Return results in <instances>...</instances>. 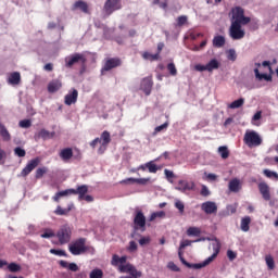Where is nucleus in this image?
I'll return each instance as SVG.
<instances>
[{
    "mask_svg": "<svg viewBox=\"0 0 278 278\" xmlns=\"http://www.w3.org/2000/svg\"><path fill=\"white\" fill-rule=\"evenodd\" d=\"M251 17L244 16V9L236 7L232 9L231 25L229 28V36L232 40H242L247 33L242 29V25H249Z\"/></svg>",
    "mask_w": 278,
    "mask_h": 278,
    "instance_id": "f257e3e1",
    "label": "nucleus"
},
{
    "mask_svg": "<svg viewBox=\"0 0 278 278\" xmlns=\"http://www.w3.org/2000/svg\"><path fill=\"white\" fill-rule=\"evenodd\" d=\"M191 244H192V241L184 240L180 242V245H179L178 257H179L181 264H184V266H187V268H193L194 270L205 268V266H210V264H212V262H214L215 257H218V253H220V243L217 242L215 245H213L214 253L211 256H208L202 263L192 264V263H189L188 261H186V258L184 257V252H181L182 249H186V247H190Z\"/></svg>",
    "mask_w": 278,
    "mask_h": 278,
    "instance_id": "f03ea898",
    "label": "nucleus"
},
{
    "mask_svg": "<svg viewBox=\"0 0 278 278\" xmlns=\"http://www.w3.org/2000/svg\"><path fill=\"white\" fill-rule=\"evenodd\" d=\"M243 142L249 147V149H253L255 147H261L263 140L257 131L250 130L244 134Z\"/></svg>",
    "mask_w": 278,
    "mask_h": 278,
    "instance_id": "7ed1b4c3",
    "label": "nucleus"
},
{
    "mask_svg": "<svg viewBox=\"0 0 278 278\" xmlns=\"http://www.w3.org/2000/svg\"><path fill=\"white\" fill-rule=\"evenodd\" d=\"M68 251L72 255H81L83 253H86V251H88V248L86 247V238H79L73 241L68 245Z\"/></svg>",
    "mask_w": 278,
    "mask_h": 278,
    "instance_id": "20e7f679",
    "label": "nucleus"
},
{
    "mask_svg": "<svg viewBox=\"0 0 278 278\" xmlns=\"http://www.w3.org/2000/svg\"><path fill=\"white\" fill-rule=\"evenodd\" d=\"M71 236H73V230L68 225L62 226L56 232L60 244H68V242H71Z\"/></svg>",
    "mask_w": 278,
    "mask_h": 278,
    "instance_id": "39448f33",
    "label": "nucleus"
},
{
    "mask_svg": "<svg viewBox=\"0 0 278 278\" xmlns=\"http://www.w3.org/2000/svg\"><path fill=\"white\" fill-rule=\"evenodd\" d=\"M123 61L119 58H109L105 59L104 65L101 68V74L108 73L112 71L113 68H118V66H122Z\"/></svg>",
    "mask_w": 278,
    "mask_h": 278,
    "instance_id": "423d86ee",
    "label": "nucleus"
},
{
    "mask_svg": "<svg viewBox=\"0 0 278 278\" xmlns=\"http://www.w3.org/2000/svg\"><path fill=\"white\" fill-rule=\"evenodd\" d=\"M123 4L121 3V0H106L104 3V12L110 16L111 14H114L116 10H122Z\"/></svg>",
    "mask_w": 278,
    "mask_h": 278,
    "instance_id": "0eeeda50",
    "label": "nucleus"
},
{
    "mask_svg": "<svg viewBox=\"0 0 278 278\" xmlns=\"http://www.w3.org/2000/svg\"><path fill=\"white\" fill-rule=\"evenodd\" d=\"M134 225L136 230L141 229V231H144L147 227V217L144 216V213H142V211L136 212Z\"/></svg>",
    "mask_w": 278,
    "mask_h": 278,
    "instance_id": "6e6552de",
    "label": "nucleus"
},
{
    "mask_svg": "<svg viewBox=\"0 0 278 278\" xmlns=\"http://www.w3.org/2000/svg\"><path fill=\"white\" fill-rule=\"evenodd\" d=\"M40 164V157L30 160L21 172V177H27L34 169L38 168Z\"/></svg>",
    "mask_w": 278,
    "mask_h": 278,
    "instance_id": "1a4fd4ad",
    "label": "nucleus"
},
{
    "mask_svg": "<svg viewBox=\"0 0 278 278\" xmlns=\"http://www.w3.org/2000/svg\"><path fill=\"white\" fill-rule=\"evenodd\" d=\"M78 62H86V58H84V54L75 53L65 58L66 68H73V66H75V64H77Z\"/></svg>",
    "mask_w": 278,
    "mask_h": 278,
    "instance_id": "9d476101",
    "label": "nucleus"
},
{
    "mask_svg": "<svg viewBox=\"0 0 278 278\" xmlns=\"http://www.w3.org/2000/svg\"><path fill=\"white\" fill-rule=\"evenodd\" d=\"M201 210L204 214H216L218 212V206L215 202L206 201L201 204Z\"/></svg>",
    "mask_w": 278,
    "mask_h": 278,
    "instance_id": "9b49d317",
    "label": "nucleus"
},
{
    "mask_svg": "<svg viewBox=\"0 0 278 278\" xmlns=\"http://www.w3.org/2000/svg\"><path fill=\"white\" fill-rule=\"evenodd\" d=\"M140 89L144 92L146 97H149V94H151V90H153V78L152 77L143 78L141 80Z\"/></svg>",
    "mask_w": 278,
    "mask_h": 278,
    "instance_id": "f8f14e48",
    "label": "nucleus"
},
{
    "mask_svg": "<svg viewBox=\"0 0 278 278\" xmlns=\"http://www.w3.org/2000/svg\"><path fill=\"white\" fill-rule=\"evenodd\" d=\"M78 97H79V91H77V89H72V91H70L64 98L65 105H73L77 103Z\"/></svg>",
    "mask_w": 278,
    "mask_h": 278,
    "instance_id": "ddd939ff",
    "label": "nucleus"
},
{
    "mask_svg": "<svg viewBox=\"0 0 278 278\" xmlns=\"http://www.w3.org/2000/svg\"><path fill=\"white\" fill-rule=\"evenodd\" d=\"M100 149H99V153H103V151H101V149H108V144H110L112 142V137L110 135V131L104 130L101 136H100Z\"/></svg>",
    "mask_w": 278,
    "mask_h": 278,
    "instance_id": "4468645a",
    "label": "nucleus"
},
{
    "mask_svg": "<svg viewBox=\"0 0 278 278\" xmlns=\"http://www.w3.org/2000/svg\"><path fill=\"white\" fill-rule=\"evenodd\" d=\"M258 192L262 194L264 201H270V187L268 184L262 181L258 184Z\"/></svg>",
    "mask_w": 278,
    "mask_h": 278,
    "instance_id": "2eb2a0df",
    "label": "nucleus"
},
{
    "mask_svg": "<svg viewBox=\"0 0 278 278\" xmlns=\"http://www.w3.org/2000/svg\"><path fill=\"white\" fill-rule=\"evenodd\" d=\"M62 162H71L73 160V148H64L59 152Z\"/></svg>",
    "mask_w": 278,
    "mask_h": 278,
    "instance_id": "dca6fc26",
    "label": "nucleus"
},
{
    "mask_svg": "<svg viewBox=\"0 0 278 278\" xmlns=\"http://www.w3.org/2000/svg\"><path fill=\"white\" fill-rule=\"evenodd\" d=\"M72 194H78L79 201H84V197L88 194V185L78 186L77 189H72Z\"/></svg>",
    "mask_w": 278,
    "mask_h": 278,
    "instance_id": "f3484780",
    "label": "nucleus"
},
{
    "mask_svg": "<svg viewBox=\"0 0 278 278\" xmlns=\"http://www.w3.org/2000/svg\"><path fill=\"white\" fill-rule=\"evenodd\" d=\"M150 180V178H126L119 184H139V186H147V182Z\"/></svg>",
    "mask_w": 278,
    "mask_h": 278,
    "instance_id": "a211bd4d",
    "label": "nucleus"
},
{
    "mask_svg": "<svg viewBox=\"0 0 278 278\" xmlns=\"http://www.w3.org/2000/svg\"><path fill=\"white\" fill-rule=\"evenodd\" d=\"M62 88V80L53 79L48 84V92L53 94V92H58Z\"/></svg>",
    "mask_w": 278,
    "mask_h": 278,
    "instance_id": "6ab92c4d",
    "label": "nucleus"
},
{
    "mask_svg": "<svg viewBox=\"0 0 278 278\" xmlns=\"http://www.w3.org/2000/svg\"><path fill=\"white\" fill-rule=\"evenodd\" d=\"M177 190H180L181 192H186V190H194L195 185L194 181H186V180H179Z\"/></svg>",
    "mask_w": 278,
    "mask_h": 278,
    "instance_id": "aec40b11",
    "label": "nucleus"
},
{
    "mask_svg": "<svg viewBox=\"0 0 278 278\" xmlns=\"http://www.w3.org/2000/svg\"><path fill=\"white\" fill-rule=\"evenodd\" d=\"M228 188L230 192H240L242 185L240 184V179L233 178L229 181Z\"/></svg>",
    "mask_w": 278,
    "mask_h": 278,
    "instance_id": "412c9836",
    "label": "nucleus"
},
{
    "mask_svg": "<svg viewBox=\"0 0 278 278\" xmlns=\"http://www.w3.org/2000/svg\"><path fill=\"white\" fill-rule=\"evenodd\" d=\"M72 10H80L84 12V14H88V3L84 2V0H78L74 3Z\"/></svg>",
    "mask_w": 278,
    "mask_h": 278,
    "instance_id": "4be33fe9",
    "label": "nucleus"
},
{
    "mask_svg": "<svg viewBox=\"0 0 278 278\" xmlns=\"http://www.w3.org/2000/svg\"><path fill=\"white\" fill-rule=\"evenodd\" d=\"M0 136L4 142H10L12 140V136L10 135V131H8V128H5V125L0 123Z\"/></svg>",
    "mask_w": 278,
    "mask_h": 278,
    "instance_id": "5701e85b",
    "label": "nucleus"
},
{
    "mask_svg": "<svg viewBox=\"0 0 278 278\" xmlns=\"http://www.w3.org/2000/svg\"><path fill=\"white\" fill-rule=\"evenodd\" d=\"M9 84H11L12 86H18L21 84V73L13 72L9 76Z\"/></svg>",
    "mask_w": 278,
    "mask_h": 278,
    "instance_id": "b1692460",
    "label": "nucleus"
},
{
    "mask_svg": "<svg viewBox=\"0 0 278 278\" xmlns=\"http://www.w3.org/2000/svg\"><path fill=\"white\" fill-rule=\"evenodd\" d=\"M112 266H123V264H127V256H118L116 254L113 255L112 261H111Z\"/></svg>",
    "mask_w": 278,
    "mask_h": 278,
    "instance_id": "393cba45",
    "label": "nucleus"
},
{
    "mask_svg": "<svg viewBox=\"0 0 278 278\" xmlns=\"http://www.w3.org/2000/svg\"><path fill=\"white\" fill-rule=\"evenodd\" d=\"M60 266L62 268H68V270H71L72 273H77V270H79V266H77V264L75 263H70L66 261H60Z\"/></svg>",
    "mask_w": 278,
    "mask_h": 278,
    "instance_id": "a878e982",
    "label": "nucleus"
},
{
    "mask_svg": "<svg viewBox=\"0 0 278 278\" xmlns=\"http://www.w3.org/2000/svg\"><path fill=\"white\" fill-rule=\"evenodd\" d=\"M68 194H73V189H66L63 191H59L53 195V201H55V203H60V199H62V197H68Z\"/></svg>",
    "mask_w": 278,
    "mask_h": 278,
    "instance_id": "bb28decb",
    "label": "nucleus"
},
{
    "mask_svg": "<svg viewBox=\"0 0 278 278\" xmlns=\"http://www.w3.org/2000/svg\"><path fill=\"white\" fill-rule=\"evenodd\" d=\"M220 68V63L218 62V60L213 59L211 60L207 64H206V71L208 73H212L213 71H216Z\"/></svg>",
    "mask_w": 278,
    "mask_h": 278,
    "instance_id": "cd10ccee",
    "label": "nucleus"
},
{
    "mask_svg": "<svg viewBox=\"0 0 278 278\" xmlns=\"http://www.w3.org/2000/svg\"><path fill=\"white\" fill-rule=\"evenodd\" d=\"M213 47L220 49V47H225V37L218 35L213 38Z\"/></svg>",
    "mask_w": 278,
    "mask_h": 278,
    "instance_id": "c85d7f7f",
    "label": "nucleus"
},
{
    "mask_svg": "<svg viewBox=\"0 0 278 278\" xmlns=\"http://www.w3.org/2000/svg\"><path fill=\"white\" fill-rule=\"evenodd\" d=\"M251 225V217L250 216H245L241 219V230L247 232L251 229L250 227Z\"/></svg>",
    "mask_w": 278,
    "mask_h": 278,
    "instance_id": "c756f323",
    "label": "nucleus"
},
{
    "mask_svg": "<svg viewBox=\"0 0 278 278\" xmlns=\"http://www.w3.org/2000/svg\"><path fill=\"white\" fill-rule=\"evenodd\" d=\"M156 218H166V212L164 211L154 212L150 215L148 220L149 223H153V220H155Z\"/></svg>",
    "mask_w": 278,
    "mask_h": 278,
    "instance_id": "7c9ffc66",
    "label": "nucleus"
},
{
    "mask_svg": "<svg viewBox=\"0 0 278 278\" xmlns=\"http://www.w3.org/2000/svg\"><path fill=\"white\" fill-rule=\"evenodd\" d=\"M47 173H49V168H47V167L37 168L35 172V179H42V177H45V175H47Z\"/></svg>",
    "mask_w": 278,
    "mask_h": 278,
    "instance_id": "2f4dec72",
    "label": "nucleus"
},
{
    "mask_svg": "<svg viewBox=\"0 0 278 278\" xmlns=\"http://www.w3.org/2000/svg\"><path fill=\"white\" fill-rule=\"evenodd\" d=\"M244 105V98H240L235 100L232 103L229 104L230 110H238V108H242Z\"/></svg>",
    "mask_w": 278,
    "mask_h": 278,
    "instance_id": "473e14b6",
    "label": "nucleus"
},
{
    "mask_svg": "<svg viewBox=\"0 0 278 278\" xmlns=\"http://www.w3.org/2000/svg\"><path fill=\"white\" fill-rule=\"evenodd\" d=\"M143 60H149L150 62H155L156 60H160V53L151 54L149 52H144L142 54Z\"/></svg>",
    "mask_w": 278,
    "mask_h": 278,
    "instance_id": "72a5a7b5",
    "label": "nucleus"
},
{
    "mask_svg": "<svg viewBox=\"0 0 278 278\" xmlns=\"http://www.w3.org/2000/svg\"><path fill=\"white\" fill-rule=\"evenodd\" d=\"M254 74L256 79H258L260 81H262V79H265V81H270L271 79L270 76H268V74H261L257 67L254 70Z\"/></svg>",
    "mask_w": 278,
    "mask_h": 278,
    "instance_id": "f704fd0d",
    "label": "nucleus"
},
{
    "mask_svg": "<svg viewBox=\"0 0 278 278\" xmlns=\"http://www.w3.org/2000/svg\"><path fill=\"white\" fill-rule=\"evenodd\" d=\"M218 153L223 160H227V157H229V149L225 146L218 148Z\"/></svg>",
    "mask_w": 278,
    "mask_h": 278,
    "instance_id": "c9c22d12",
    "label": "nucleus"
},
{
    "mask_svg": "<svg viewBox=\"0 0 278 278\" xmlns=\"http://www.w3.org/2000/svg\"><path fill=\"white\" fill-rule=\"evenodd\" d=\"M53 136H55V132H50L47 129H41L39 131V137L42 138L43 140H47L49 138H53Z\"/></svg>",
    "mask_w": 278,
    "mask_h": 278,
    "instance_id": "e433bc0d",
    "label": "nucleus"
},
{
    "mask_svg": "<svg viewBox=\"0 0 278 278\" xmlns=\"http://www.w3.org/2000/svg\"><path fill=\"white\" fill-rule=\"evenodd\" d=\"M265 262L267 264L268 270H275V258H273L271 255H266Z\"/></svg>",
    "mask_w": 278,
    "mask_h": 278,
    "instance_id": "4c0bfd02",
    "label": "nucleus"
},
{
    "mask_svg": "<svg viewBox=\"0 0 278 278\" xmlns=\"http://www.w3.org/2000/svg\"><path fill=\"white\" fill-rule=\"evenodd\" d=\"M71 212V206L68 208H62V206H56V210L54 211V214L56 216H66Z\"/></svg>",
    "mask_w": 278,
    "mask_h": 278,
    "instance_id": "58836bf2",
    "label": "nucleus"
},
{
    "mask_svg": "<svg viewBox=\"0 0 278 278\" xmlns=\"http://www.w3.org/2000/svg\"><path fill=\"white\" fill-rule=\"evenodd\" d=\"M146 166L149 170V173H157V170H160V167H157V165H155V163L153 161H150L148 163H146Z\"/></svg>",
    "mask_w": 278,
    "mask_h": 278,
    "instance_id": "ea45409f",
    "label": "nucleus"
},
{
    "mask_svg": "<svg viewBox=\"0 0 278 278\" xmlns=\"http://www.w3.org/2000/svg\"><path fill=\"white\" fill-rule=\"evenodd\" d=\"M89 278H103V270L100 268L92 269Z\"/></svg>",
    "mask_w": 278,
    "mask_h": 278,
    "instance_id": "a19ab883",
    "label": "nucleus"
},
{
    "mask_svg": "<svg viewBox=\"0 0 278 278\" xmlns=\"http://www.w3.org/2000/svg\"><path fill=\"white\" fill-rule=\"evenodd\" d=\"M188 236H201V228L189 227L187 230Z\"/></svg>",
    "mask_w": 278,
    "mask_h": 278,
    "instance_id": "79ce46f5",
    "label": "nucleus"
},
{
    "mask_svg": "<svg viewBox=\"0 0 278 278\" xmlns=\"http://www.w3.org/2000/svg\"><path fill=\"white\" fill-rule=\"evenodd\" d=\"M263 175H265V177H268V179H273V177H274V179H278V174H277V172H271L270 169H264L263 170Z\"/></svg>",
    "mask_w": 278,
    "mask_h": 278,
    "instance_id": "37998d69",
    "label": "nucleus"
},
{
    "mask_svg": "<svg viewBox=\"0 0 278 278\" xmlns=\"http://www.w3.org/2000/svg\"><path fill=\"white\" fill-rule=\"evenodd\" d=\"M174 205H175L176 210L179 211V214H184V212L186 210V205L181 202V200H176Z\"/></svg>",
    "mask_w": 278,
    "mask_h": 278,
    "instance_id": "c03bdc74",
    "label": "nucleus"
},
{
    "mask_svg": "<svg viewBox=\"0 0 278 278\" xmlns=\"http://www.w3.org/2000/svg\"><path fill=\"white\" fill-rule=\"evenodd\" d=\"M8 269L10 270V273H18V271H21V265L16 264V263H10L8 265Z\"/></svg>",
    "mask_w": 278,
    "mask_h": 278,
    "instance_id": "a18cd8bd",
    "label": "nucleus"
},
{
    "mask_svg": "<svg viewBox=\"0 0 278 278\" xmlns=\"http://www.w3.org/2000/svg\"><path fill=\"white\" fill-rule=\"evenodd\" d=\"M227 59L230 60V62H236L238 59V54H236V50L230 49L227 51Z\"/></svg>",
    "mask_w": 278,
    "mask_h": 278,
    "instance_id": "49530a36",
    "label": "nucleus"
},
{
    "mask_svg": "<svg viewBox=\"0 0 278 278\" xmlns=\"http://www.w3.org/2000/svg\"><path fill=\"white\" fill-rule=\"evenodd\" d=\"M18 125L22 129H29V127H31V119H22Z\"/></svg>",
    "mask_w": 278,
    "mask_h": 278,
    "instance_id": "de8ad7c7",
    "label": "nucleus"
},
{
    "mask_svg": "<svg viewBox=\"0 0 278 278\" xmlns=\"http://www.w3.org/2000/svg\"><path fill=\"white\" fill-rule=\"evenodd\" d=\"M167 71H168L169 75L175 77L177 75V67L175 66V63H168Z\"/></svg>",
    "mask_w": 278,
    "mask_h": 278,
    "instance_id": "09e8293b",
    "label": "nucleus"
},
{
    "mask_svg": "<svg viewBox=\"0 0 278 278\" xmlns=\"http://www.w3.org/2000/svg\"><path fill=\"white\" fill-rule=\"evenodd\" d=\"M50 253L52 255H58L59 257H66V251L64 250H55V249H51Z\"/></svg>",
    "mask_w": 278,
    "mask_h": 278,
    "instance_id": "8fccbe9b",
    "label": "nucleus"
},
{
    "mask_svg": "<svg viewBox=\"0 0 278 278\" xmlns=\"http://www.w3.org/2000/svg\"><path fill=\"white\" fill-rule=\"evenodd\" d=\"M128 273L135 278L142 277V273L138 271L134 265L130 266V270Z\"/></svg>",
    "mask_w": 278,
    "mask_h": 278,
    "instance_id": "3c124183",
    "label": "nucleus"
},
{
    "mask_svg": "<svg viewBox=\"0 0 278 278\" xmlns=\"http://www.w3.org/2000/svg\"><path fill=\"white\" fill-rule=\"evenodd\" d=\"M14 153L15 155H17V157H25V155H27V152H25V149L21 147L15 148Z\"/></svg>",
    "mask_w": 278,
    "mask_h": 278,
    "instance_id": "603ef678",
    "label": "nucleus"
},
{
    "mask_svg": "<svg viewBox=\"0 0 278 278\" xmlns=\"http://www.w3.org/2000/svg\"><path fill=\"white\" fill-rule=\"evenodd\" d=\"M250 29H252V31H257V29H260V22L257 20H250Z\"/></svg>",
    "mask_w": 278,
    "mask_h": 278,
    "instance_id": "864d4df0",
    "label": "nucleus"
},
{
    "mask_svg": "<svg viewBox=\"0 0 278 278\" xmlns=\"http://www.w3.org/2000/svg\"><path fill=\"white\" fill-rule=\"evenodd\" d=\"M164 129H168V122H165L163 125L161 126H156L154 128V134H160V131H164Z\"/></svg>",
    "mask_w": 278,
    "mask_h": 278,
    "instance_id": "5fc2aeb1",
    "label": "nucleus"
},
{
    "mask_svg": "<svg viewBox=\"0 0 278 278\" xmlns=\"http://www.w3.org/2000/svg\"><path fill=\"white\" fill-rule=\"evenodd\" d=\"M118 270L119 273H129L131 270V264L119 265Z\"/></svg>",
    "mask_w": 278,
    "mask_h": 278,
    "instance_id": "6e6d98bb",
    "label": "nucleus"
},
{
    "mask_svg": "<svg viewBox=\"0 0 278 278\" xmlns=\"http://www.w3.org/2000/svg\"><path fill=\"white\" fill-rule=\"evenodd\" d=\"M177 23L179 27H181L182 25H186V23H188V16L186 15L178 16Z\"/></svg>",
    "mask_w": 278,
    "mask_h": 278,
    "instance_id": "4d7b16f0",
    "label": "nucleus"
},
{
    "mask_svg": "<svg viewBox=\"0 0 278 278\" xmlns=\"http://www.w3.org/2000/svg\"><path fill=\"white\" fill-rule=\"evenodd\" d=\"M41 238H55V232H53L51 229H48L41 235Z\"/></svg>",
    "mask_w": 278,
    "mask_h": 278,
    "instance_id": "13d9d810",
    "label": "nucleus"
},
{
    "mask_svg": "<svg viewBox=\"0 0 278 278\" xmlns=\"http://www.w3.org/2000/svg\"><path fill=\"white\" fill-rule=\"evenodd\" d=\"M227 257L230 262H233V260H236V257H238V254L236 252H233L232 250H228Z\"/></svg>",
    "mask_w": 278,
    "mask_h": 278,
    "instance_id": "bf43d9fd",
    "label": "nucleus"
},
{
    "mask_svg": "<svg viewBox=\"0 0 278 278\" xmlns=\"http://www.w3.org/2000/svg\"><path fill=\"white\" fill-rule=\"evenodd\" d=\"M169 270H173L174 273H179L181 269L179 266H177L174 262L168 263Z\"/></svg>",
    "mask_w": 278,
    "mask_h": 278,
    "instance_id": "052dcab7",
    "label": "nucleus"
},
{
    "mask_svg": "<svg viewBox=\"0 0 278 278\" xmlns=\"http://www.w3.org/2000/svg\"><path fill=\"white\" fill-rule=\"evenodd\" d=\"M151 242V237H143L139 240L140 247H144V244H149Z\"/></svg>",
    "mask_w": 278,
    "mask_h": 278,
    "instance_id": "680f3d73",
    "label": "nucleus"
},
{
    "mask_svg": "<svg viewBox=\"0 0 278 278\" xmlns=\"http://www.w3.org/2000/svg\"><path fill=\"white\" fill-rule=\"evenodd\" d=\"M200 194H201L202 197H210V189H207V186H205V185L202 186V189H201V191H200Z\"/></svg>",
    "mask_w": 278,
    "mask_h": 278,
    "instance_id": "e2e57ef3",
    "label": "nucleus"
},
{
    "mask_svg": "<svg viewBox=\"0 0 278 278\" xmlns=\"http://www.w3.org/2000/svg\"><path fill=\"white\" fill-rule=\"evenodd\" d=\"M128 251H130L131 253H134V251H138V244L136 243V241L129 242Z\"/></svg>",
    "mask_w": 278,
    "mask_h": 278,
    "instance_id": "0e129e2a",
    "label": "nucleus"
},
{
    "mask_svg": "<svg viewBox=\"0 0 278 278\" xmlns=\"http://www.w3.org/2000/svg\"><path fill=\"white\" fill-rule=\"evenodd\" d=\"M164 174H165L166 179H175V173H173V170L164 169Z\"/></svg>",
    "mask_w": 278,
    "mask_h": 278,
    "instance_id": "69168bd1",
    "label": "nucleus"
},
{
    "mask_svg": "<svg viewBox=\"0 0 278 278\" xmlns=\"http://www.w3.org/2000/svg\"><path fill=\"white\" fill-rule=\"evenodd\" d=\"M207 46V40H203L200 46H194L193 51H201V49H204Z\"/></svg>",
    "mask_w": 278,
    "mask_h": 278,
    "instance_id": "338daca9",
    "label": "nucleus"
},
{
    "mask_svg": "<svg viewBox=\"0 0 278 278\" xmlns=\"http://www.w3.org/2000/svg\"><path fill=\"white\" fill-rule=\"evenodd\" d=\"M195 71H199L200 73H203V71H207V65H201V64H197L194 66Z\"/></svg>",
    "mask_w": 278,
    "mask_h": 278,
    "instance_id": "774afa93",
    "label": "nucleus"
}]
</instances>
